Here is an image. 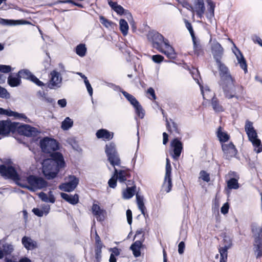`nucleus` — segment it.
<instances>
[{
  "instance_id": "obj_24",
  "label": "nucleus",
  "mask_w": 262,
  "mask_h": 262,
  "mask_svg": "<svg viewBox=\"0 0 262 262\" xmlns=\"http://www.w3.org/2000/svg\"><path fill=\"white\" fill-rule=\"evenodd\" d=\"M172 180L171 173H165L164 182L162 185V190L166 192H169L172 188Z\"/></svg>"
},
{
  "instance_id": "obj_10",
  "label": "nucleus",
  "mask_w": 262,
  "mask_h": 262,
  "mask_svg": "<svg viewBox=\"0 0 262 262\" xmlns=\"http://www.w3.org/2000/svg\"><path fill=\"white\" fill-rule=\"evenodd\" d=\"M223 242L224 246L219 248L220 255V262H227L228 250L232 246V241L230 236L224 235Z\"/></svg>"
},
{
  "instance_id": "obj_3",
  "label": "nucleus",
  "mask_w": 262,
  "mask_h": 262,
  "mask_svg": "<svg viewBox=\"0 0 262 262\" xmlns=\"http://www.w3.org/2000/svg\"><path fill=\"white\" fill-rule=\"evenodd\" d=\"M218 66L220 75L222 80L225 84L227 83V85L223 86L224 91L225 97L228 99L236 97L238 99V97L236 96L233 91L234 84L233 79L232 78L228 68L221 61L220 62H216Z\"/></svg>"
},
{
  "instance_id": "obj_7",
  "label": "nucleus",
  "mask_w": 262,
  "mask_h": 262,
  "mask_svg": "<svg viewBox=\"0 0 262 262\" xmlns=\"http://www.w3.org/2000/svg\"><path fill=\"white\" fill-rule=\"evenodd\" d=\"M105 152L108 160L112 166L115 167L120 164V159L116 150L115 145L114 143H111L106 145Z\"/></svg>"
},
{
  "instance_id": "obj_48",
  "label": "nucleus",
  "mask_w": 262,
  "mask_h": 262,
  "mask_svg": "<svg viewBox=\"0 0 262 262\" xmlns=\"http://www.w3.org/2000/svg\"><path fill=\"white\" fill-rule=\"evenodd\" d=\"M178 3L182 5L183 7L188 10H192L193 7L190 5L187 2V0H177Z\"/></svg>"
},
{
  "instance_id": "obj_16",
  "label": "nucleus",
  "mask_w": 262,
  "mask_h": 262,
  "mask_svg": "<svg viewBox=\"0 0 262 262\" xmlns=\"http://www.w3.org/2000/svg\"><path fill=\"white\" fill-rule=\"evenodd\" d=\"M249 140L252 143L254 150L256 153H260L262 151V144L261 141L258 139L257 132H247Z\"/></svg>"
},
{
  "instance_id": "obj_15",
  "label": "nucleus",
  "mask_w": 262,
  "mask_h": 262,
  "mask_svg": "<svg viewBox=\"0 0 262 262\" xmlns=\"http://www.w3.org/2000/svg\"><path fill=\"white\" fill-rule=\"evenodd\" d=\"M62 79L60 73L56 70H53L50 74L49 88L50 89H55L60 87Z\"/></svg>"
},
{
  "instance_id": "obj_50",
  "label": "nucleus",
  "mask_w": 262,
  "mask_h": 262,
  "mask_svg": "<svg viewBox=\"0 0 262 262\" xmlns=\"http://www.w3.org/2000/svg\"><path fill=\"white\" fill-rule=\"evenodd\" d=\"M11 67L10 66L0 65V71L4 73H8L11 71Z\"/></svg>"
},
{
  "instance_id": "obj_4",
  "label": "nucleus",
  "mask_w": 262,
  "mask_h": 262,
  "mask_svg": "<svg viewBox=\"0 0 262 262\" xmlns=\"http://www.w3.org/2000/svg\"><path fill=\"white\" fill-rule=\"evenodd\" d=\"M37 131L30 125L12 122L9 120L0 121V131Z\"/></svg>"
},
{
  "instance_id": "obj_29",
  "label": "nucleus",
  "mask_w": 262,
  "mask_h": 262,
  "mask_svg": "<svg viewBox=\"0 0 262 262\" xmlns=\"http://www.w3.org/2000/svg\"><path fill=\"white\" fill-rule=\"evenodd\" d=\"M21 79L19 76L15 77L10 75L8 78V83L11 87H16L21 83Z\"/></svg>"
},
{
  "instance_id": "obj_27",
  "label": "nucleus",
  "mask_w": 262,
  "mask_h": 262,
  "mask_svg": "<svg viewBox=\"0 0 262 262\" xmlns=\"http://www.w3.org/2000/svg\"><path fill=\"white\" fill-rule=\"evenodd\" d=\"M0 24L4 25L15 26L18 25L30 24V23L24 20H14L0 18Z\"/></svg>"
},
{
  "instance_id": "obj_1",
  "label": "nucleus",
  "mask_w": 262,
  "mask_h": 262,
  "mask_svg": "<svg viewBox=\"0 0 262 262\" xmlns=\"http://www.w3.org/2000/svg\"><path fill=\"white\" fill-rule=\"evenodd\" d=\"M52 159L43 160L42 172L45 177L48 179L55 178L59 170V168L64 166V161L62 155L59 152H54L51 155Z\"/></svg>"
},
{
  "instance_id": "obj_60",
  "label": "nucleus",
  "mask_w": 262,
  "mask_h": 262,
  "mask_svg": "<svg viewBox=\"0 0 262 262\" xmlns=\"http://www.w3.org/2000/svg\"><path fill=\"white\" fill-rule=\"evenodd\" d=\"M126 217L128 223L129 225H131L132 223V212L129 209H128L126 211Z\"/></svg>"
},
{
  "instance_id": "obj_45",
  "label": "nucleus",
  "mask_w": 262,
  "mask_h": 262,
  "mask_svg": "<svg viewBox=\"0 0 262 262\" xmlns=\"http://www.w3.org/2000/svg\"><path fill=\"white\" fill-rule=\"evenodd\" d=\"M14 250L13 245L11 244H6L3 245V251L6 254L11 253Z\"/></svg>"
},
{
  "instance_id": "obj_36",
  "label": "nucleus",
  "mask_w": 262,
  "mask_h": 262,
  "mask_svg": "<svg viewBox=\"0 0 262 262\" xmlns=\"http://www.w3.org/2000/svg\"><path fill=\"white\" fill-rule=\"evenodd\" d=\"M136 200L139 209L141 210L142 213L144 214L145 207L143 202V197L137 193L136 194Z\"/></svg>"
},
{
  "instance_id": "obj_39",
  "label": "nucleus",
  "mask_w": 262,
  "mask_h": 262,
  "mask_svg": "<svg viewBox=\"0 0 262 262\" xmlns=\"http://www.w3.org/2000/svg\"><path fill=\"white\" fill-rule=\"evenodd\" d=\"M86 52V48L84 45L80 44L76 48V52L80 57L85 56Z\"/></svg>"
},
{
  "instance_id": "obj_51",
  "label": "nucleus",
  "mask_w": 262,
  "mask_h": 262,
  "mask_svg": "<svg viewBox=\"0 0 262 262\" xmlns=\"http://www.w3.org/2000/svg\"><path fill=\"white\" fill-rule=\"evenodd\" d=\"M9 96V94L7 91L4 88L0 86V97L1 98H8Z\"/></svg>"
},
{
  "instance_id": "obj_17",
  "label": "nucleus",
  "mask_w": 262,
  "mask_h": 262,
  "mask_svg": "<svg viewBox=\"0 0 262 262\" xmlns=\"http://www.w3.org/2000/svg\"><path fill=\"white\" fill-rule=\"evenodd\" d=\"M222 149L226 159H229L236 155L237 150L232 142L223 144Z\"/></svg>"
},
{
  "instance_id": "obj_23",
  "label": "nucleus",
  "mask_w": 262,
  "mask_h": 262,
  "mask_svg": "<svg viewBox=\"0 0 262 262\" xmlns=\"http://www.w3.org/2000/svg\"><path fill=\"white\" fill-rule=\"evenodd\" d=\"M21 243L28 250H31L37 248V243L31 237L25 236L21 239Z\"/></svg>"
},
{
  "instance_id": "obj_62",
  "label": "nucleus",
  "mask_w": 262,
  "mask_h": 262,
  "mask_svg": "<svg viewBox=\"0 0 262 262\" xmlns=\"http://www.w3.org/2000/svg\"><path fill=\"white\" fill-rule=\"evenodd\" d=\"M57 103L61 107H64L67 105V101L65 99L59 100Z\"/></svg>"
},
{
  "instance_id": "obj_42",
  "label": "nucleus",
  "mask_w": 262,
  "mask_h": 262,
  "mask_svg": "<svg viewBox=\"0 0 262 262\" xmlns=\"http://www.w3.org/2000/svg\"><path fill=\"white\" fill-rule=\"evenodd\" d=\"M127 172L124 170L117 171V175L116 176L117 179L120 182H124L126 180Z\"/></svg>"
},
{
  "instance_id": "obj_61",
  "label": "nucleus",
  "mask_w": 262,
  "mask_h": 262,
  "mask_svg": "<svg viewBox=\"0 0 262 262\" xmlns=\"http://www.w3.org/2000/svg\"><path fill=\"white\" fill-rule=\"evenodd\" d=\"M147 93L151 96L152 99L155 100L156 99V96L154 89H152V88H149L147 90Z\"/></svg>"
},
{
  "instance_id": "obj_21",
  "label": "nucleus",
  "mask_w": 262,
  "mask_h": 262,
  "mask_svg": "<svg viewBox=\"0 0 262 262\" xmlns=\"http://www.w3.org/2000/svg\"><path fill=\"white\" fill-rule=\"evenodd\" d=\"M235 51H233V52L236 56L238 63L239 64L240 67L244 71L245 73H247V65L246 61L241 51L236 47H235Z\"/></svg>"
},
{
  "instance_id": "obj_33",
  "label": "nucleus",
  "mask_w": 262,
  "mask_h": 262,
  "mask_svg": "<svg viewBox=\"0 0 262 262\" xmlns=\"http://www.w3.org/2000/svg\"><path fill=\"white\" fill-rule=\"evenodd\" d=\"M96 136L98 138H102L103 140H110L113 137L112 132H96Z\"/></svg>"
},
{
  "instance_id": "obj_19",
  "label": "nucleus",
  "mask_w": 262,
  "mask_h": 262,
  "mask_svg": "<svg viewBox=\"0 0 262 262\" xmlns=\"http://www.w3.org/2000/svg\"><path fill=\"white\" fill-rule=\"evenodd\" d=\"M193 12H195L198 16L201 18L205 12V7L203 0H195L194 3V7L191 10Z\"/></svg>"
},
{
  "instance_id": "obj_58",
  "label": "nucleus",
  "mask_w": 262,
  "mask_h": 262,
  "mask_svg": "<svg viewBox=\"0 0 262 262\" xmlns=\"http://www.w3.org/2000/svg\"><path fill=\"white\" fill-rule=\"evenodd\" d=\"M186 26L187 28V29L189 30V33L191 35V37H195L194 33L192 27L190 23H188V21L186 23Z\"/></svg>"
},
{
  "instance_id": "obj_40",
  "label": "nucleus",
  "mask_w": 262,
  "mask_h": 262,
  "mask_svg": "<svg viewBox=\"0 0 262 262\" xmlns=\"http://www.w3.org/2000/svg\"><path fill=\"white\" fill-rule=\"evenodd\" d=\"M227 186L230 189H236L239 187L238 181L235 178H231L229 181H228Z\"/></svg>"
},
{
  "instance_id": "obj_53",
  "label": "nucleus",
  "mask_w": 262,
  "mask_h": 262,
  "mask_svg": "<svg viewBox=\"0 0 262 262\" xmlns=\"http://www.w3.org/2000/svg\"><path fill=\"white\" fill-rule=\"evenodd\" d=\"M32 211L36 215L39 217H41L45 214L41 208H34Z\"/></svg>"
},
{
  "instance_id": "obj_20",
  "label": "nucleus",
  "mask_w": 262,
  "mask_h": 262,
  "mask_svg": "<svg viewBox=\"0 0 262 262\" xmlns=\"http://www.w3.org/2000/svg\"><path fill=\"white\" fill-rule=\"evenodd\" d=\"M0 114L10 117H14L16 118H23L25 119L26 122H30V120L27 118L25 114L18 113L17 112L12 111L10 110H5L0 107Z\"/></svg>"
},
{
  "instance_id": "obj_30",
  "label": "nucleus",
  "mask_w": 262,
  "mask_h": 262,
  "mask_svg": "<svg viewBox=\"0 0 262 262\" xmlns=\"http://www.w3.org/2000/svg\"><path fill=\"white\" fill-rule=\"evenodd\" d=\"M108 3L112 9L117 14L121 15L124 13V8L121 5H118L116 2H113L111 0H108Z\"/></svg>"
},
{
  "instance_id": "obj_38",
  "label": "nucleus",
  "mask_w": 262,
  "mask_h": 262,
  "mask_svg": "<svg viewBox=\"0 0 262 262\" xmlns=\"http://www.w3.org/2000/svg\"><path fill=\"white\" fill-rule=\"evenodd\" d=\"M73 124V121L69 117H66L62 121L61 124V128L63 130H68L70 129Z\"/></svg>"
},
{
  "instance_id": "obj_34",
  "label": "nucleus",
  "mask_w": 262,
  "mask_h": 262,
  "mask_svg": "<svg viewBox=\"0 0 262 262\" xmlns=\"http://www.w3.org/2000/svg\"><path fill=\"white\" fill-rule=\"evenodd\" d=\"M135 192V187H128L123 192V198L129 199L133 196Z\"/></svg>"
},
{
  "instance_id": "obj_54",
  "label": "nucleus",
  "mask_w": 262,
  "mask_h": 262,
  "mask_svg": "<svg viewBox=\"0 0 262 262\" xmlns=\"http://www.w3.org/2000/svg\"><path fill=\"white\" fill-rule=\"evenodd\" d=\"M41 209L44 213L45 215L49 213L50 210V206L49 205L43 204L41 206Z\"/></svg>"
},
{
  "instance_id": "obj_41",
  "label": "nucleus",
  "mask_w": 262,
  "mask_h": 262,
  "mask_svg": "<svg viewBox=\"0 0 262 262\" xmlns=\"http://www.w3.org/2000/svg\"><path fill=\"white\" fill-rule=\"evenodd\" d=\"M208 5L209 6L208 8V16L212 17L214 16L215 5L211 0H207Z\"/></svg>"
},
{
  "instance_id": "obj_47",
  "label": "nucleus",
  "mask_w": 262,
  "mask_h": 262,
  "mask_svg": "<svg viewBox=\"0 0 262 262\" xmlns=\"http://www.w3.org/2000/svg\"><path fill=\"white\" fill-rule=\"evenodd\" d=\"M200 178L202 179L203 181L208 182L210 181L209 174L205 171L202 170L200 173Z\"/></svg>"
},
{
  "instance_id": "obj_56",
  "label": "nucleus",
  "mask_w": 262,
  "mask_h": 262,
  "mask_svg": "<svg viewBox=\"0 0 262 262\" xmlns=\"http://www.w3.org/2000/svg\"><path fill=\"white\" fill-rule=\"evenodd\" d=\"M185 245L184 242H181L178 245V252L180 254L184 253Z\"/></svg>"
},
{
  "instance_id": "obj_55",
  "label": "nucleus",
  "mask_w": 262,
  "mask_h": 262,
  "mask_svg": "<svg viewBox=\"0 0 262 262\" xmlns=\"http://www.w3.org/2000/svg\"><path fill=\"white\" fill-rule=\"evenodd\" d=\"M229 206L228 203H225L223 206L221 207V212L224 214H226L228 212Z\"/></svg>"
},
{
  "instance_id": "obj_8",
  "label": "nucleus",
  "mask_w": 262,
  "mask_h": 262,
  "mask_svg": "<svg viewBox=\"0 0 262 262\" xmlns=\"http://www.w3.org/2000/svg\"><path fill=\"white\" fill-rule=\"evenodd\" d=\"M0 173L4 177L17 181L18 185L19 183L21 182V179L19 177L15 168L12 166H6L4 165H1Z\"/></svg>"
},
{
  "instance_id": "obj_25",
  "label": "nucleus",
  "mask_w": 262,
  "mask_h": 262,
  "mask_svg": "<svg viewBox=\"0 0 262 262\" xmlns=\"http://www.w3.org/2000/svg\"><path fill=\"white\" fill-rule=\"evenodd\" d=\"M60 195L63 199L72 205L77 204L79 201V196L77 194L71 195L61 192Z\"/></svg>"
},
{
  "instance_id": "obj_43",
  "label": "nucleus",
  "mask_w": 262,
  "mask_h": 262,
  "mask_svg": "<svg viewBox=\"0 0 262 262\" xmlns=\"http://www.w3.org/2000/svg\"><path fill=\"white\" fill-rule=\"evenodd\" d=\"M117 175V169L115 168L114 176L109 180L108 184L110 187L114 188L116 186L117 179L116 176Z\"/></svg>"
},
{
  "instance_id": "obj_37",
  "label": "nucleus",
  "mask_w": 262,
  "mask_h": 262,
  "mask_svg": "<svg viewBox=\"0 0 262 262\" xmlns=\"http://www.w3.org/2000/svg\"><path fill=\"white\" fill-rule=\"evenodd\" d=\"M38 196L39 198L43 201L46 203H54L55 201V199L54 196H51V198H49L47 194L41 192L39 193Z\"/></svg>"
},
{
  "instance_id": "obj_31",
  "label": "nucleus",
  "mask_w": 262,
  "mask_h": 262,
  "mask_svg": "<svg viewBox=\"0 0 262 262\" xmlns=\"http://www.w3.org/2000/svg\"><path fill=\"white\" fill-rule=\"evenodd\" d=\"M211 105L213 110L216 112H222L224 110L223 107L220 104L217 99L214 97L212 98Z\"/></svg>"
},
{
  "instance_id": "obj_13",
  "label": "nucleus",
  "mask_w": 262,
  "mask_h": 262,
  "mask_svg": "<svg viewBox=\"0 0 262 262\" xmlns=\"http://www.w3.org/2000/svg\"><path fill=\"white\" fill-rule=\"evenodd\" d=\"M192 76L193 78L195 80L197 83L200 85L201 93L203 95V98L204 99L208 100L211 98H213L214 97V95L213 93H212L210 89L208 88V86H206L204 88L200 83L198 77L199 76V72L197 69H194L193 71H192Z\"/></svg>"
},
{
  "instance_id": "obj_5",
  "label": "nucleus",
  "mask_w": 262,
  "mask_h": 262,
  "mask_svg": "<svg viewBox=\"0 0 262 262\" xmlns=\"http://www.w3.org/2000/svg\"><path fill=\"white\" fill-rule=\"evenodd\" d=\"M27 182L28 184L24 182L19 183V185L23 187L27 188L32 191H35L37 189H41L47 186V182L42 178L34 176H30L27 177Z\"/></svg>"
},
{
  "instance_id": "obj_11",
  "label": "nucleus",
  "mask_w": 262,
  "mask_h": 262,
  "mask_svg": "<svg viewBox=\"0 0 262 262\" xmlns=\"http://www.w3.org/2000/svg\"><path fill=\"white\" fill-rule=\"evenodd\" d=\"M122 93L123 96L133 105L136 110V113L138 117L140 118H143L144 116V110L136 98L125 91H123Z\"/></svg>"
},
{
  "instance_id": "obj_6",
  "label": "nucleus",
  "mask_w": 262,
  "mask_h": 262,
  "mask_svg": "<svg viewBox=\"0 0 262 262\" xmlns=\"http://www.w3.org/2000/svg\"><path fill=\"white\" fill-rule=\"evenodd\" d=\"M209 45L211 54L215 62H220L224 55V48L216 40H212L211 37L209 40Z\"/></svg>"
},
{
  "instance_id": "obj_59",
  "label": "nucleus",
  "mask_w": 262,
  "mask_h": 262,
  "mask_svg": "<svg viewBox=\"0 0 262 262\" xmlns=\"http://www.w3.org/2000/svg\"><path fill=\"white\" fill-rule=\"evenodd\" d=\"M165 173H171V167L170 165V160L168 158H166Z\"/></svg>"
},
{
  "instance_id": "obj_57",
  "label": "nucleus",
  "mask_w": 262,
  "mask_h": 262,
  "mask_svg": "<svg viewBox=\"0 0 262 262\" xmlns=\"http://www.w3.org/2000/svg\"><path fill=\"white\" fill-rule=\"evenodd\" d=\"M84 83L86 85V89L88 90V91L90 95V96H92L93 94V89L89 81V80L87 79L86 80H85Z\"/></svg>"
},
{
  "instance_id": "obj_63",
  "label": "nucleus",
  "mask_w": 262,
  "mask_h": 262,
  "mask_svg": "<svg viewBox=\"0 0 262 262\" xmlns=\"http://www.w3.org/2000/svg\"><path fill=\"white\" fill-rule=\"evenodd\" d=\"M253 40L255 42H257L258 43L260 46L262 47V40L260 39V37H259L257 36H255L253 38Z\"/></svg>"
},
{
  "instance_id": "obj_12",
  "label": "nucleus",
  "mask_w": 262,
  "mask_h": 262,
  "mask_svg": "<svg viewBox=\"0 0 262 262\" xmlns=\"http://www.w3.org/2000/svg\"><path fill=\"white\" fill-rule=\"evenodd\" d=\"M17 76L20 78L30 80L38 86H42L45 85V84L42 81H40L28 69H25L19 70L17 73Z\"/></svg>"
},
{
  "instance_id": "obj_22",
  "label": "nucleus",
  "mask_w": 262,
  "mask_h": 262,
  "mask_svg": "<svg viewBox=\"0 0 262 262\" xmlns=\"http://www.w3.org/2000/svg\"><path fill=\"white\" fill-rule=\"evenodd\" d=\"M92 211L93 214L96 217L97 221H101L104 220L105 211L101 209L98 205L94 204L92 206Z\"/></svg>"
},
{
  "instance_id": "obj_26",
  "label": "nucleus",
  "mask_w": 262,
  "mask_h": 262,
  "mask_svg": "<svg viewBox=\"0 0 262 262\" xmlns=\"http://www.w3.org/2000/svg\"><path fill=\"white\" fill-rule=\"evenodd\" d=\"M192 39L194 53L197 56L203 55L204 51L200 40L197 39L195 37H192Z\"/></svg>"
},
{
  "instance_id": "obj_32",
  "label": "nucleus",
  "mask_w": 262,
  "mask_h": 262,
  "mask_svg": "<svg viewBox=\"0 0 262 262\" xmlns=\"http://www.w3.org/2000/svg\"><path fill=\"white\" fill-rule=\"evenodd\" d=\"M217 137L222 145L226 144V142L230 139V136L226 132H217Z\"/></svg>"
},
{
  "instance_id": "obj_52",
  "label": "nucleus",
  "mask_w": 262,
  "mask_h": 262,
  "mask_svg": "<svg viewBox=\"0 0 262 262\" xmlns=\"http://www.w3.org/2000/svg\"><path fill=\"white\" fill-rule=\"evenodd\" d=\"M152 59L155 62L160 63L163 60L164 57L160 55H155L152 56Z\"/></svg>"
},
{
  "instance_id": "obj_14",
  "label": "nucleus",
  "mask_w": 262,
  "mask_h": 262,
  "mask_svg": "<svg viewBox=\"0 0 262 262\" xmlns=\"http://www.w3.org/2000/svg\"><path fill=\"white\" fill-rule=\"evenodd\" d=\"M79 182L78 179L74 176H70L68 181L61 184L59 188L64 191L71 192L74 190L77 187Z\"/></svg>"
},
{
  "instance_id": "obj_46",
  "label": "nucleus",
  "mask_w": 262,
  "mask_h": 262,
  "mask_svg": "<svg viewBox=\"0 0 262 262\" xmlns=\"http://www.w3.org/2000/svg\"><path fill=\"white\" fill-rule=\"evenodd\" d=\"M167 127L168 131L170 132L176 131L178 129L177 124L171 120L167 122Z\"/></svg>"
},
{
  "instance_id": "obj_18",
  "label": "nucleus",
  "mask_w": 262,
  "mask_h": 262,
  "mask_svg": "<svg viewBox=\"0 0 262 262\" xmlns=\"http://www.w3.org/2000/svg\"><path fill=\"white\" fill-rule=\"evenodd\" d=\"M171 146L173 151L172 157L173 159H177L180 156L183 149L182 143L178 139L176 138L171 142Z\"/></svg>"
},
{
  "instance_id": "obj_64",
  "label": "nucleus",
  "mask_w": 262,
  "mask_h": 262,
  "mask_svg": "<svg viewBox=\"0 0 262 262\" xmlns=\"http://www.w3.org/2000/svg\"><path fill=\"white\" fill-rule=\"evenodd\" d=\"M112 251V254H114V256H118L120 254V250L116 247L111 249Z\"/></svg>"
},
{
  "instance_id": "obj_49",
  "label": "nucleus",
  "mask_w": 262,
  "mask_h": 262,
  "mask_svg": "<svg viewBox=\"0 0 262 262\" xmlns=\"http://www.w3.org/2000/svg\"><path fill=\"white\" fill-rule=\"evenodd\" d=\"M245 131H255L253 126V123L247 120L245 125Z\"/></svg>"
},
{
  "instance_id": "obj_44",
  "label": "nucleus",
  "mask_w": 262,
  "mask_h": 262,
  "mask_svg": "<svg viewBox=\"0 0 262 262\" xmlns=\"http://www.w3.org/2000/svg\"><path fill=\"white\" fill-rule=\"evenodd\" d=\"M100 23L106 28H111L113 25V23L108 19H106L103 16H99Z\"/></svg>"
},
{
  "instance_id": "obj_9",
  "label": "nucleus",
  "mask_w": 262,
  "mask_h": 262,
  "mask_svg": "<svg viewBox=\"0 0 262 262\" xmlns=\"http://www.w3.org/2000/svg\"><path fill=\"white\" fill-rule=\"evenodd\" d=\"M40 145L42 151L46 153H51L59 148L58 144L55 139L48 137L41 140Z\"/></svg>"
},
{
  "instance_id": "obj_28",
  "label": "nucleus",
  "mask_w": 262,
  "mask_h": 262,
  "mask_svg": "<svg viewBox=\"0 0 262 262\" xmlns=\"http://www.w3.org/2000/svg\"><path fill=\"white\" fill-rule=\"evenodd\" d=\"M142 245V243L140 241H136L131 245L130 248L132 250L133 254L136 257H138L140 256V249Z\"/></svg>"
},
{
  "instance_id": "obj_2",
  "label": "nucleus",
  "mask_w": 262,
  "mask_h": 262,
  "mask_svg": "<svg viewBox=\"0 0 262 262\" xmlns=\"http://www.w3.org/2000/svg\"><path fill=\"white\" fill-rule=\"evenodd\" d=\"M148 39L152 41L153 47L164 53L169 58H175V52L173 48L169 44L168 40L157 32H150L148 34Z\"/></svg>"
},
{
  "instance_id": "obj_35",
  "label": "nucleus",
  "mask_w": 262,
  "mask_h": 262,
  "mask_svg": "<svg viewBox=\"0 0 262 262\" xmlns=\"http://www.w3.org/2000/svg\"><path fill=\"white\" fill-rule=\"evenodd\" d=\"M119 26L120 31L123 35L124 36L126 35L128 30V25L127 21L123 19H120L119 21Z\"/></svg>"
}]
</instances>
